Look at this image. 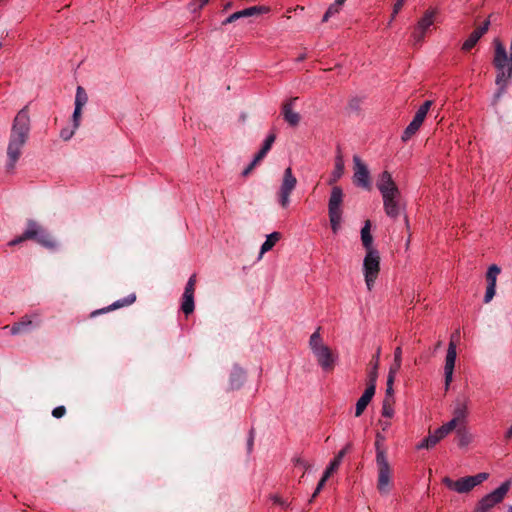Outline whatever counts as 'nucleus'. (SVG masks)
<instances>
[{
	"instance_id": "f257e3e1",
	"label": "nucleus",
	"mask_w": 512,
	"mask_h": 512,
	"mask_svg": "<svg viewBox=\"0 0 512 512\" xmlns=\"http://www.w3.org/2000/svg\"><path fill=\"white\" fill-rule=\"evenodd\" d=\"M30 133V117L27 108L21 109L14 118L7 147V171H13Z\"/></svg>"
},
{
	"instance_id": "f03ea898",
	"label": "nucleus",
	"mask_w": 512,
	"mask_h": 512,
	"mask_svg": "<svg viewBox=\"0 0 512 512\" xmlns=\"http://www.w3.org/2000/svg\"><path fill=\"white\" fill-rule=\"evenodd\" d=\"M376 186L382 196L385 214L392 219L398 218L404 212L406 204L391 173L381 172L377 177Z\"/></svg>"
},
{
	"instance_id": "7ed1b4c3",
	"label": "nucleus",
	"mask_w": 512,
	"mask_h": 512,
	"mask_svg": "<svg viewBox=\"0 0 512 512\" xmlns=\"http://www.w3.org/2000/svg\"><path fill=\"white\" fill-rule=\"evenodd\" d=\"M309 348L323 371L331 372L334 369L338 355L323 342L320 334V328H317V330L310 336Z\"/></svg>"
},
{
	"instance_id": "20e7f679",
	"label": "nucleus",
	"mask_w": 512,
	"mask_h": 512,
	"mask_svg": "<svg viewBox=\"0 0 512 512\" xmlns=\"http://www.w3.org/2000/svg\"><path fill=\"white\" fill-rule=\"evenodd\" d=\"M495 55L493 64L497 70L496 84L503 89L512 77V56L507 54L505 46L499 39L494 40Z\"/></svg>"
},
{
	"instance_id": "39448f33",
	"label": "nucleus",
	"mask_w": 512,
	"mask_h": 512,
	"mask_svg": "<svg viewBox=\"0 0 512 512\" xmlns=\"http://www.w3.org/2000/svg\"><path fill=\"white\" fill-rule=\"evenodd\" d=\"M377 482L376 488L381 495H388L394 486V469L388 455L375 457Z\"/></svg>"
},
{
	"instance_id": "423d86ee",
	"label": "nucleus",
	"mask_w": 512,
	"mask_h": 512,
	"mask_svg": "<svg viewBox=\"0 0 512 512\" xmlns=\"http://www.w3.org/2000/svg\"><path fill=\"white\" fill-rule=\"evenodd\" d=\"M344 192L341 187L333 186L328 200V215L331 229L337 234L343 218Z\"/></svg>"
},
{
	"instance_id": "0eeeda50",
	"label": "nucleus",
	"mask_w": 512,
	"mask_h": 512,
	"mask_svg": "<svg viewBox=\"0 0 512 512\" xmlns=\"http://www.w3.org/2000/svg\"><path fill=\"white\" fill-rule=\"evenodd\" d=\"M488 477V473L482 472L473 476H466L458 480H452L449 477H444L442 482L447 488L457 493L463 494L470 492L473 488L487 480Z\"/></svg>"
},
{
	"instance_id": "6e6552de",
	"label": "nucleus",
	"mask_w": 512,
	"mask_h": 512,
	"mask_svg": "<svg viewBox=\"0 0 512 512\" xmlns=\"http://www.w3.org/2000/svg\"><path fill=\"white\" fill-rule=\"evenodd\" d=\"M363 275L366 287L371 291L380 272L379 251H369L363 259Z\"/></svg>"
},
{
	"instance_id": "1a4fd4ad",
	"label": "nucleus",
	"mask_w": 512,
	"mask_h": 512,
	"mask_svg": "<svg viewBox=\"0 0 512 512\" xmlns=\"http://www.w3.org/2000/svg\"><path fill=\"white\" fill-rule=\"evenodd\" d=\"M511 487V481L503 482L498 488L485 495L477 504L474 512H488L497 504L501 503Z\"/></svg>"
},
{
	"instance_id": "9d476101",
	"label": "nucleus",
	"mask_w": 512,
	"mask_h": 512,
	"mask_svg": "<svg viewBox=\"0 0 512 512\" xmlns=\"http://www.w3.org/2000/svg\"><path fill=\"white\" fill-rule=\"evenodd\" d=\"M438 9L430 7L423 13V16L417 21L412 38L416 44L421 43L425 37V33L435 23L438 16Z\"/></svg>"
},
{
	"instance_id": "9b49d317",
	"label": "nucleus",
	"mask_w": 512,
	"mask_h": 512,
	"mask_svg": "<svg viewBox=\"0 0 512 512\" xmlns=\"http://www.w3.org/2000/svg\"><path fill=\"white\" fill-rule=\"evenodd\" d=\"M297 185V179L292 173L290 167L286 168L283 174L281 186L278 191V202L282 208H287L290 204V195Z\"/></svg>"
},
{
	"instance_id": "f8f14e48",
	"label": "nucleus",
	"mask_w": 512,
	"mask_h": 512,
	"mask_svg": "<svg viewBox=\"0 0 512 512\" xmlns=\"http://www.w3.org/2000/svg\"><path fill=\"white\" fill-rule=\"evenodd\" d=\"M354 174L353 182L356 186L370 191L372 188L370 181V172L367 165L357 155L353 157Z\"/></svg>"
},
{
	"instance_id": "ddd939ff",
	"label": "nucleus",
	"mask_w": 512,
	"mask_h": 512,
	"mask_svg": "<svg viewBox=\"0 0 512 512\" xmlns=\"http://www.w3.org/2000/svg\"><path fill=\"white\" fill-rule=\"evenodd\" d=\"M432 104L431 100H427L419 107L413 120L403 132V141H408L419 130Z\"/></svg>"
},
{
	"instance_id": "4468645a",
	"label": "nucleus",
	"mask_w": 512,
	"mask_h": 512,
	"mask_svg": "<svg viewBox=\"0 0 512 512\" xmlns=\"http://www.w3.org/2000/svg\"><path fill=\"white\" fill-rule=\"evenodd\" d=\"M27 230H31L33 232L32 239L35 240L38 244L42 245L48 249L56 248V242L51 237V235L36 221L28 220L27 221Z\"/></svg>"
},
{
	"instance_id": "2eb2a0df",
	"label": "nucleus",
	"mask_w": 512,
	"mask_h": 512,
	"mask_svg": "<svg viewBox=\"0 0 512 512\" xmlns=\"http://www.w3.org/2000/svg\"><path fill=\"white\" fill-rule=\"evenodd\" d=\"M457 357L456 344L453 340L450 341L445 357L444 365V377H445V389L448 390L453 380V372Z\"/></svg>"
},
{
	"instance_id": "dca6fc26",
	"label": "nucleus",
	"mask_w": 512,
	"mask_h": 512,
	"mask_svg": "<svg viewBox=\"0 0 512 512\" xmlns=\"http://www.w3.org/2000/svg\"><path fill=\"white\" fill-rule=\"evenodd\" d=\"M501 269L496 264L491 265L486 272L487 287L484 295V303L488 304L492 301L496 293L497 277Z\"/></svg>"
},
{
	"instance_id": "f3484780",
	"label": "nucleus",
	"mask_w": 512,
	"mask_h": 512,
	"mask_svg": "<svg viewBox=\"0 0 512 512\" xmlns=\"http://www.w3.org/2000/svg\"><path fill=\"white\" fill-rule=\"evenodd\" d=\"M196 284V275L193 274L185 287L183 297H182V305L181 309L186 314L189 315L194 311V291Z\"/></svg>"
},
{
	"instance_id": "a211bd4d",
	"label": "nucleus",
	"mask_w": 512,
	"mask_h": 512,
	"mask_svg": "<svg viewBox=\"0 0 512 512\" xmlns=\"http://www.w3.org/2000/svg\"><path fill=\"white\" fill-rule=\"evenodd\" d=\"M470 400L466 396H458L453 403L452 415L462 422L466 421L469 414Z\"/></svg>"
},
{
	"instance_id": "6ab92c4d",
	"label": "nucleus",
	"mask_w": 512,
	"mask_h": 512,
	"mask_svg": "<svg viewBox=\"0 0 512 512\" xmlns=\"http://www.w3.org/2000/svg\"><path fill=\"white\" fill-rule=\"evenodd\" d=\"M298 98H291L286 101L282 106V114L284 120L291 126H297L300 122V115L294 111V105Z\"/></svg>"
},
{
	"instance_id": "aec40b11",
	"label": "nucleus",
	"mask_w": 512,
	"mask_h": 512,
	"mask_svg": "<svg viewBox=\"0 0 512 512\" xmlns=\"http://www.w3.org/2000/svg\"><path fill=\"white\" fill-rule=\"evenodd\" d=\"M267 11H268V8H266L264 6H252V7H249V8H246V9H243L241 11H237V12L231 14L228 18L225 19L223 24L227 25V24L232 23L240 18L255 16V15L267 12Z\"/></svg>"
},
{
	"instance_id": "412c9836",
	"label": "nucleus",
	"mask_w": 512,
	"mask_h": 512,
	"mask_svg": "<svg viewBox=\"0 0 512 512\" xmlns=\"http://www.w3.org/2000/svg\"><path fill=\"white\" fill-rule=\"evenodd\" d=\"M489 26L490 21L486 20L481 26L477 27L463 43L462 49L465 51L472 49L479 39L488 31Z\"/></svg>"
},
{
	"instance_id": "4be33fe9",
	"label": "nucleus",
	"mask_w": 512,
	"mask_h": 512,
	"mask_svg": "<svg viewBox=\"0 0 512 512\" xmlns=\"http://www.w3.org/2000/svg\"><path fill=\"white\" fill-rule=\"evenodd\" d=\"M375 387H376L375 385H369L368 384V386L365 389L364 393L358 399V401L356 403V408H355V416L356 417H359L364 412V410L366 409L367 405L369 404V402L373 398V396L375 394Z\"/></svg>"
},
{
	"instance_id": "5701e85b",
	"label": "nucleus",
	"mask_w": 512,
	"mask_h": 512,
	"mask_svg": "<svg viewBox=\"0 0 512 512\" xmlns=\"http://www.w3.org/2000/svg\"><path fill=\"white\" fill-rule=\"evenodd\" d=\"M370 228L371 223L369 220H367L361 229V241L364 248L366 249V253L369 251H378L373 247V237L371 235Z\"/></svg>"
},
{
	"instance_id": "b1692460",
	"label": "nucleus",
	"mask_w": 512,
	"mask_h": 512,
	"mask_svg": "<svg viewBox=\"0 0 512 512\" xmlns=\"http://www.w3.org/2000/svg\"><path fill=\"white\" fill-rule=\"evenodd\" d=\"M33 325L32 319L29 316H24L19 322L10 326H5L4 329H10L12 335H17L30 330Z\"/></svg>"
},
{
	"instance_id": "393cba45",
	"label": "nucleus",
	"mask_w": 512,
	"mask_h": 512,
	"mask_svg": "<svg viewBox=\"0 0 512 512\" xmlns=\"http://www.w3.org/2000/svg\"><path fill=\"white\" fill-rule=\"evenodd\" d=\"M344 174V162L341 156H337L335 160L334 170L328 180L329 185H334Z\"/></svg>"
},
{
	"instance_id": "a878e982",
	"label": "nucleus",
	"mask_w": 512,
	"mask_h": 512,
	"mask_svg": "<svg viewBox=\"0 0 512 512\" xmlns=\"http://www.w3.org/2000/svg\"><path fill=\"white\" fill-rule=\"evenodd\" d=\"M280 237L281 235L279 232H273L269 234L265 242L261 246L258 258L261 259L266 252L270 251L274 247V245L279 241Z\"/></svg>"
},
{
	"instance_id": "bb28decb",
	"label": "nucleus",
	"mask_w": 512,
	"mask_h": 512,
	"mask_svg": "<svg viewBox=\"0 0 512 512\" xmlns=\"http://www.w3.org/2000/svg\"><path fill=\"white\" fill-rule=\"evenodd\" d=\"M350 448H351V444H347L345 448H343L341 451H339V453L336 455V457L331 461V463L327 467V469H326L327 474L332 475V473L338 469L343 457L345 456V454L347 453V451Z\"/></svg>"
},
{
	"instance_id": "cd10ccee",
	"label": "nucleus",
	"mask_w": 512,
	"mask_h": 512,
	"mask_svg": "<svg viewBox=\"0 0 512 512\" xmlns=\"http://www.w3.org/2000/svg\"><path fill=\"white\" fill-rule=\"evenodd\" d=\"M379 357H380V348L377 349L376 354L373 356L371 365V371L369 372V385L376 386V380L378 377V368H379Z\"/></svg>"
},
{
	"instance_id": "c85d7f7f",
	"label": "nucleus",
	"mask_w": 512,
	"mask_h": 512,
	"mask_svg": "<svg viewBox=\"0 0 512 512\" xmlns=\"http://www.w3.org/2000/svg\"><path fill=\"white\" fill-rule=\"evenodd\" d=\"M402 365V348L398 346L394 350V360L391 364L388 374L397 375L398 371L400 370Z\"/></svg>"
},
{
	"instance_id": "c756f323",
	"label": "nucleus",
	"mask_w": 512,
	"mask_h": 512,
	"mask_svg": "<svg viewBox=\"0 0 512 512\" xmlns=\"http://www.w3.org/2000/svg\"><path fill=\"white\" fill-rule=\"evenodd\" d=\"M275 135L274 134H270L266 140L264 141V144L262 146V148L260 149V151L255 155V158H256V161H261L265 156L266 154L269 152V150L271 149V146L272 144L274 143L275 141Z\"/></svg>"
},
{
	"instance_id": "7c9ffc66",
	"label": "nucleus",
	"mask_w": 512,
	"mask_h": 512,
	"mask_svg": "<svg viewBox=\"0 0 512 512\" xmlns=\"http://www.w3.org/2000/svg\"><path fill=\"white\" fill-rule=\"evenodd\" d=\"M88 101V96L83 87L78 86L75 96V107L82 109Z\"/></svg>"
},
{
	"instance_id": "2f4dec72",
	"label": "nucleus",
	"mask_w": 512,
	"mask_h": 512,
	"mask_svg": "<svg viewBox=\"0 0 512 512\" xmlns=\"http://www.w3.org/2000/svg\"><path fill=\"white\" fill-rule=\"evenodd\" d=\"M344 3H338L337 0L334 1L333 4H331L329 6V8L327 9V11L325 12L324 16H323V19L322 21L323 22H326L328 21V19L336 14H338L340 12V9H341V6L343 5Z\"/></svg>"
},
{
	"instance_id": "473e14b6",
	"label": "nucleus",
	"mask_w": 512,
	"mask_h": 512,
	"mask_svg": "<svg viewBox=\"0 0 512 512\" xmlns=\"http://www.w3.org/2000/svg\"><path fill=\"white\" fill-rule=\"evenodd\" d=\"M394 401H390L388 399H383L382 402V416L386 418H392L394 415V408H393Z\"/></svg>"
},
{
	"instance_id": "72a5a7b5",
	"label": "nucleus",
	"mask_w": 512,
	"mask_h": 512,
	"mask_svg": "<svg viewBox=\"0 0 512 512\" xmlns=\"http://www.w3.org/2000/svg\"><path fill=\"white\" fill-rule=\"evenodd\" d=\"M396 379V375L388 374L387 376V387H386V394L384 399H388L390 401H394V389L393 385Z\"/></svg>"
},
{
	"instance_id": "f704fd0d",
	"label": "nucleus",
	"mask_w": 512,
	"mask_h": 512,
	"mask_svg": "<svg viewBox=\"0 0 512 512\" xmlns=\"http://www.w3.org/2000/svg\"><path fill=\"white\" fill-rule=\"evenodd\" d=\"M384 441L385 437L381 433H377L375 441L376 457H378L380 454L387 455V451L384 447Z\"/></svg>"
},
{
	"instance_id": "c9c22d12",
	"label": "nucleus",
	"mask_w": 512,
	"mask_h": 512,
	"mask_svg": "<svg viewBox=\"0 0 512 512\" xmlns=\"http://www.w3.org/2000/svg\"><path fill=\"white\" fill-rule=\"evenodd\" d=\"M459 446H466L472 441V436L465 429H457Z\"/></svg>"
},
{
	"instance_id": "e433bc0d",
	"label": "nucleus",
	"mask_w": 512,
	"mask_h": 512,
	"mask_svg": "<svg viewBox=\"0 0 512 512\" xmlns=\"http://www.w3.org/2000/svg\"><path fill=\"white\" fill-rule=\"evenodd\" d=\"M463 423L461 420L456 419L453 417L450 421L443 424L440 428L442 429V433H444L446 436L451 433L454 429H456L457 425Z\"/></svg>"
},
{
	"instance_id": "4c0bfd02",
	"label": "nucleus",
	"mask_w": 512,
	"mask_h": 512,
	"mask_svg": "<svg viewBox=\"0 0 512 512\" xmlns=\"http://www.w3.org/2000/svg\"><path fill=\"white\" fill-rule=\"evenodd\" d=\"M463 423L461 420L456 419L453 417L450 421L443 424L440 428L442 429V433H444L446 436L451 433L454 429H456L457 425Z\"/></svg>"
},
{
	"instance_id": "58836bf2",
	"label": "nucleus",
	"mask_w": 512,
	"mask_h": 512,
	"mask_svg": "<svg viewBox=\"0 0 512 512\" xmlns=\"http://www.w3.org/2000/svg\"><path fill=\"white\" fill-rule=\"evenodd\" d=\"M136 300V296L134 294L129 295L128 297L124 298L123 300H118L114 302L108 310L117 309L126 305L132 304Z\"/></svg>"
},
{
	"instance_id": "ea45409f",
	"label": "nucleus",
	"mask_w": 512,
	"mask_h": 512,
	"mask_svg": "<svg viewBox=\"0 0 512 512\" xmlns=\"http://www.w3.org/2000/svg\"><path fill=\"white\" fill-rule=\"evenodd\" d=\"M442 429L439 427L433 433H430L426 438L429 439L430 444L434 447L439 441H441L446 435L441 432Z\"/></svg>"
},
{
	"instance_id": "a19ab883",
	"label": "nucleus",
	"mask_w": 512,
	"mask_h": 512,
	"mask_svg": "<svg viewBox=\"0 0 512 512\" xmlns=\"http://www.w3.org/2000/svg\"><path fill=\"white\" fill-rule=\"evenodd\" d=\"M32 235H33V232L31 230H25L23 232V234L13 240H11L8 245L9 246H15V245H18L20 244L21 242L25 241V240H30L32 239Z\"/></svg>"
},
{
	"instance_id": "79ce46f5",
	"label": "nucleus",
	"mask_w": 512,
	"mask_h": 512,
	"mask_svg": "<svg viewBox=\"0 0 512 512\" xmlns=\"http://www.w3.org/2000/svg\"><path fill=\"white\" fill-rule=\"evenodd\" d=\"M78 128H74V126H72V128H63L61 131H60V137L67 141L69 139H71L73 137V135L75 134L76 130Z\"/></svg>"
},
{
	"instance_id": "37998d69",
	"label": "nucleus",
	"mask_w": 512,
	"mask_h": 512,
	"mask_svg": "<svg viewBox=\"0 0 512 512\" xmlns=\"http://www.w3.org/2000/svg\"><path fill=\"white\" fill-rule=\"evenodd\" d=\"M81 116L82 109H78L77 107H75L72 115V126H74V128H78L80 126Z\"/></svg>"
},
{
	"instance_id": "c03bdc74",
	"label": "nucleus",
	"mask_w": 512,
	"mask_h": 512,
	"mask_svg": "<svg viewBox=\"0 0 512 512\" xmlns=\"http://www.w3.org/2000/svg\"><path fill=\"white\" fill-rule=\"evenodd\" d=\"M65 412H66V409H65L64 406H58V407L53 409L52 415L55 418H61L62 416H64Z\"/></svg>"
},
{
	"instance_id": "a18cd8bd",
	"label": "nucleus",
	"mask_w": 512,
	"mask_h": 512,
	"mask_svg": "<svg viewBox=\"0 0 512 512\" xmlns=\"http://www.w3.org/2000/svg\"><path fill=\"white\" fill-rule=\"evenodd\" d=\"M406 0H398L395 4H394V7H393V14H392V19L399 13V11L402 9L403 5H404V2Z\"/></svg>"
},
{
	"instance_id": "49530a36",
	"label": "nucleus",
	"mask_w": 512,
	"mask_h": 512,
	"mask_svg": "<svg viewBox=\"0 0 512 512\" xmlns=\"http://www.w3.org/2000/svg\"><path fill=\"white\" fill-rule=\"evenodd\" d=\"M259 163V161H256V158L254 157L253 161L249 164V166L242 172V175L244 177L248 176L250 172L254 169V167Z\"/></svg>"
},
{
	"instance_id": "de8ad7c7",
	"label": "nucleus",
	"mask_w": 512,
	"mask_h": 512,
	"mask_svg": "<svg viewBox=\"0 0 512 512\" xmlns=\"http://www.w3.org/2000/svg\"><path fill=\"white\" fill-rule=\"evenodd\" d=\"M432 444H430V441L428 438H424L418 445L417 449H430L432 448Z\"/></svg>"
},
{
	"instance_id": "09e8293b",
	"label": "nucleus",
	"mask_w": 512,
	"mask_h": 512,
	"mask_svg": "<svg viewBox=\"0 0 512 512\" xmlns=\"http://www.w3.org/2000/svg\"><path fill=\"white\" fill-rule=\"evenodd\" d=\"M348 106L351 110L357 111L360 107V100L357 98H353L349 101Z\"/></svg>"
},
{
	"instance_id": "8fccbe9b",
	"label": "nucleus",
	"mask_w": 512,
	"mask_h": 512,
	"mask_svg": "<svg viewBox=\"0 0 512 512\" xmlns=\"http://www.w3.org/2000/svg\"><path fill=\"white\" fill-rule=\"evenodd\" d=\"M331 475L330 474H327V472L325 471L321 480L319 481L317 487H320V489L323 488V486L325 485L326 481L328 480V478L330 477Z\"/></svg>"
},
{
	"instance_id": "3c124183",
	"label": "nucleus",
	"mask_w": 512,
	"mask_h": 512,
	"mask_svg": "<svg viewBox=\"0 0 512 512\" xmlns=\"http://www.w3.org/2000/svg\"><path fill=\"white\" fill-rule=\"evenodd\" d=\"M272 500H273L274 503L279 504L281 506H286L287 505L286 502L284 500H282L281 497H279L278 495H274L272 497Z\"/></svg>"
},
{
	"instance_id": "603ef678",
	"label": "nucleus",
	"mask_w": 512,
	"mask_h": 512,
	"mask_svg": "<svg viewBox=\"0 0 512 512\" xmlns=\"http://www.w3.org/2000/svg\"><path fill=\"white\" fill-rule=\"evenodd\" d=\"M379 423H380L383 431L387 430L390 426V422H388V421L380 420Z\"/></svg>"
},
{
	"instance_id": "864d4df0",
	"label": "nucleus",
	"mask_w": 512,
	"mask_h": 512,
	"mask_svg": "<svg viewBox=\"0 0 512 512\" xmlns=\"http://www.w3.org/2000/svg\"><path fill=\"white\" fill-rule=\"evenodd\" d=\"M297 465H301L304 468L307 467V463L301 459H297Z\"/></svg>"
},
{
	"instance_id": "5fc2aeb1",
	"label": "nucleus",
	"mask_w": 512,
	"mask_h": 512,
	"mask_svg": "<svg viewBox=\"0 0 512 512\" xmlns=\"http://www.w3.org/2000/svg\"><path fill=\"white\" fill-rule=\"evenodd\" d=\"M200 2L199 8H202L204 5H206L210 0H198Z\"/></svg>"
},
{
	"instance_id": "6e6d98bb",
	"label": "nucleus",
	"mask_w": 512,
	"mask_h": 512,
	"mask_svg": "<svg viewBox=\"0 0 512 512\" xmlns=\"http://www.w3.org/2000/svg\"><path fill=\"white\" fill-rule=\"evenodd\" d=\"M322 489H320V487H316L313 495H312V498H315L317 496V494L321 491Z\"/></svg>"
},
{
	"instance_id": "4d7b16f0",
	"label": "nucleus",
	"mask_w": 512,
	"mask_h": 512,
	"mask_svg": "<svg viewBox=\"0 0 512 512\" xmlns=\"http://www.w3.org/2000/svg\"><path fill=\"white\" fill-rule=\"evenodd\" d=\"M506 438H512V429L509 428V430L506 432Z\"/></svg>"
},
{
	"instance_id": "13d9d810",
	"label": "nucleus",
	"mask_w": 512,
	"mask_h": 512,
	"mask_svg": "<svg viewBox=\"0 0 512 512\" xmlns=\"http://www.w3.org/2000/svg\"><path fill=\"white\" fill-rule=\"evenodd\" d=\"M305 58H306V55H305V54H301V55L297 58V60H298V61H302V60H304Z\"/></svg>"
},
{
	"instance_id": "bf43d9fd",
	"label": "nucleus",
	"mask_w": 512,
	"mask_h": 512,
	"mask_svg": "<svg viewBox=\"0 0 512 512\" xmlns=\"http://www.w3.org/2000/svg\"><path fill=\"white\" fill-rule=\"evenodd\" d=\"M252 443H253V440H252V438H251V439L249 440V442H248V446H249V448L252 446Z\"/></svg>"
},
{
	"instance_id": "052dcab7",
	"label": "nucleus",
	"mask_w": 512,
	"mask_h": 512,
	"mask_svg": "<svg viewBox=\"0 0 512 512\" xmlns=\"http://www.w3.org/2000/svg\"><path fill=\"white\" fill-rule=\"evenodd\" d=\"M231 7V3H227L226 6H225V9H228Z\"/></svg>"
},
{
	"instance_id": "680f3d73",
	"label": "nucleus",
	"mask_w": 512,
	"mask_h": 512,
	"mask_svg": "<svg viewBox=\"0 0 512 512\" xmlns=\"http://www.w3.org/2000/svg\"><path fill=\"white\" fill-rule=\"evenodd\" d=\"M346 0H337L338 3H344Z\"/></svg>"
},
{
	"instance_id": "e2e57ef3",
	"label": "nucleus",
	"mask_w": 512,
	"mask_h": 512,
	"mask_svg": "<svg viewBox=\"0 0 512 512\" xmlns=\"http://www.w3.org/2000/svg\"><path fill=\"white\" fill-rule=\"evenodd\" d=\"M440 346H441V342H438L437 345H436V348H438Z\"/></svg>"
},
{
	"instance_id": "0e129e2a",
	"label": "nucleus",
	"mask_w": 512,
	"mask_h": 512,
	"mask_svg": "<svg viewBox=\"0 0 512 512\" xmlns=\"http://www.w3.org/2000/svg\"><path fill=\"white\" fill-rule=\"evenodd\" d=\"M508 512H512V505L508 508Z\"/></svg>"
},
{
	"instance_id": "69168bd1",
	"label": "nucleus",
	"mask_w": 512,
	"mask_h": 512,
	"mask_svg": "<svg viewBox=\"0 0 512 512\" xmlns=\"http://www.w3.org/2000/svg\"><path fill=\"white\" fill-rule=\"evenodd\" d=\"M510 428L512 429V426Z\"/></svg>"
}]
</instances>
